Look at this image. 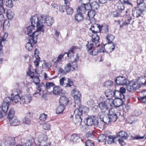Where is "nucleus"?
<instances>
[{
    "label": "nucleus",
    "instance_id": "nucleus-1",
    "mask_svg": "<svg viewBox=\"0 0 146 146\" xmlns=\"http://www.w3.org/2000/svg\"><path fill=\"white\" fill-rule=\"evenodd\" d=\"M98 29L99 32L101 31V27L98 25L95 24L91 25L90 29L92 31V33L90 34V36L92 37L90 43L88 42L86 45V49L87 51L89 52L94 46L98 47L100 45L99 40L100 37L97 34L98 31L97 29Z\"/></svg>",
    "mask_w": 146,
    "mask_h": 146
},
{
    "label": "nucleus",
    "instance_id": "nucleus-2",
    "mask_svg": "<svg viewBox=\"0 0 146 146\" xmlns=\"http://www.w3.org/2000/svg\"><path fill=\"white\" fill-rule=\"evenodd\" d=\"M108 112L102 111L98 114L100 121L106 124H110L116 121L118 117L114 109L111 108Z\"/></svg>",
    "mask_w": 146,
    "mask_h": 146
},
{
    "label": "nucleus",
    "instance_id": "nucleus-3",
    "mask_svg": "<svg viewBox=\"0 0 146 146\" xmlns=\"http://www.w3.org/2000/svg\"><path fill=\"white\" fill-rule=\"evenodd\" d=\"M38 22L37 23V31H42L43 33L44 31V26L46 25L48 26H51L54 22L53 18L45 15H41L39 17H38Z\"/></svg>",
    "mask_w": 146,
    "mask_h": 146
},
{
    "label": "nucleus",
    "instance_id": "nucleus-4",
    "mask_svg": "<svg viewBox=\"0 0 146 146\" xmlns=\"http://www.w3.org/2000/svg\"><path fill=\"white\" fill-rule=\"evenodd\" d=\"M31 25L29 26L27 29V34L29 36V38L31 36H33L35 33H37L38 36L42 31H37V24L38 22V17L33 16L30 19Z\"/></svg>",
    "mask_w": 146,
    "mask_h": 146
},
{
    "label": "nucleus",
    "instance_id": "nucleus-5",
    "mask_svg": "<svg viewBox=\"0 0 146 146\" xmlns=\"http://www.w3.org/2000/svg\"><path fill=\"white\" fill-rule=\"evenodd\" d=\"M86 109L87 111H89V109L87 107L81 106H79V108L74 111L75 119H73V121L76 124L79 126L81 125L82 119L81 116L82 115L83 111L86 112V111L84 110Z\"/></svg>",
    "mask_w": 146,
    "mask_h": 146
},
{
    "label": "nucleus",
    "instance_id": "nucleus-6",
    "mask_svg": "<svg viewBox=\"0 0 146 146\" xmlns=\"http://www.w3.org/2000/svg\"><path fill=\"white\" fill-rule=\"evenodd\" d=\"M17 92L12 93L11 94L12 98L7 97L5 98L3 101V102L2 105V107L4 111H7L8 109V107L10 103L13 102L14 104H17V102L16 103L15 101V97L17 95Z\"/></svg>",
    "mask_w": 146,
    "mask_h": 146
},
{
    "label": "nucleus",
    "instance_id": "nucleus-7",
    "mask_svg": "<svg viewBox=\"0 0 146 146\" xmlns=\"http://www.w3.org/2000/svg\"><path fill=\"white\" fill-rule=\"evenodd\" d=\"M17 93V95L15 97V101L16 103L17 102L18 105L26 104L32 100V97L30 94L24 95L20 97L18 92Z\"/></svg>",
    "mask_w": 146,
    "mask_h": 146
},
{
    "label": "nucleus",
    "instance_id": "nucleus-8",
    "mask_svg": "<svg viewBox=\"0 0 146 146\" xmlns=\"http://www.w3.org/2000/svg\"><path fill=\"white\" fill-rule=\"evenodd\" d=\"M34 36H31L29 38V41L26 44V49L28 51L31 50L33 48V44H35L37 43L38 39V34L37 33L34 34Z\"/></svg>",
    "mask_w": 146,
    "mask_h": 146
},
{
    "label": "nucleus",
    "instance_id": "nucleus-9",
    "mask_svg": "<svg viewBox=\"0 0 146 146\" xmlns=\"http://www.w3.org/2000/svg\"><path fill=\"white\" fill-rule=\"evenodd\" d=\"M141 84L135 81H130L127 86V90L130 92H133L139 89L141 87Z\"/></svg>",
    "mask_w": 146,
    "mask_h": 146
},
{
    "label": "nucleus",
    "instance_id": "nucleus-10",
    "mask_svg": "<svg viewBox=\"0 0 146 146\" xmlns=\"http://www.w3.org/2000/svg\"><path fill=\"white\" fill-rule=\"evenodd\" d=\"M40 142L38 143H36L35 146H50L51 143L48 142L46 143V141L47 140L48 138L46 135L45 134H42L41 136L38 138Z\"/></svg>",
    "mask_w": 146,
    "mask_h": 146
},
{
    "label": "nucleus",
    "instance_id": "nucleus-11",
    "mask_svg": "<svg viewBox=\"0 0 146 146\" xmlns=\"http://www.w3.org/2000/svg\"><path fill=\"white\" fill-rule=\"evenodd\" d=\"M88 126L92 125H96L98 123V121L97 117L95 116H90L84 121Z\"/></svg>",
    "mask_w": 146,
    "mask_h": 146
},
{
    "label": "nucleus",
    "instance_id": "nucleus-12",
    "mask_svg": "<svg viewBox=\"0 0 146 146\" xmlns=\"http://www.w3.org/2000/svg\"><path fill=\"white\" fill-rule=\"evenodd\" d=\"M71 94L74 99L80 102L81 98V94L80 92L76 88H74L71 91Z\"/></svg>",
    "mask_w": 146,
    "mask_h": 146
},
{
    "label": "nucleus",
    "instance_id": "nucleus-13",
    "mask_svg": "<svg viewBox=\"0 0 146 146\" xmlns=\"http://www.w3.org/2000/svg\"><path fill=\"white\" fill-rule=\"evenodd\" d=\"M115 81L117 84L119 85H127L128 80L123 76H119L116 78Z\"/></svg>",
    "mask_w": 146,
    "mask_h": 146
},
{
    "label": "nucleus",
    "instance_id": "nucleus-14",
    "mask_svg": "<svg viewBox=\"0 0 146 146\" xmlns=\"http://www.w3.org/2000/svg\"><path fill=\"white\" fill-rule=\"evenodd\" d=\"M33 113L31 112L27 113L23 120V122L24 124L29 125L31 123V119Z\"/></svg>",
    "mask_w": 146,
    "mask_h": 146
},
{
    "label": "nucleus",
    "instance_id": "nucleus-15",
    "mask_svg": "<svg viewBox=\"0 0 146 146\" xmlns=\"http://www.w3.org/2000/svg\"><path fill=\"white\" fill-rule=\"evenodd\" d=\"M90 9V5H82L78 7L77 9V12L78 13L83 14L84 13L87 11H88Z\"/></svg>",
    "mask_w": 146,
    "mask_h": 146
},
{
    "label": "nucleus",
    "instance_id": "nucleus-16",
    "mask_svg": "<svg viewBox=\"0 0 146 146\" xmlns=\"http://www.w3.org/2000/svg\"><path fill=\"white\" fill-rule=\"evenodd\" d=\"M125 99L115 98L113 100V105L115 107H118L124 104Z\"/></svg>",
    "mask_w": 146,
    "mask_h": 146
},
{
    "label": "nucleus",
    "instance_id": "nucleus-17",
    "mask_svg": "<svg viewBox=\"0 0 146 146\" xmlns=\"http://www.w3.org/2000/svg\"><path fill=\"white\" fill-rule=\"evenodd\" d=\"M70 139L74 143H77L82 141V139L76 133H74L71 135Z\"/></svg>",
    "mask_w": 146,
    "mask_h": 146
},
{
    "label": "nucleus",
    "instance_id": "nucleus-18",
    "mask_svg": "<svg viewBox=\"0 0 146 146\" xmlns=\"http://www.w3.org/2000/svg\"><path fill=\"white\" fill-rule=\"evenodd\" d=\"M8 36V34L5 33L2 37L1 38V39H0V54H2L3 52L2 48L3 47V45L2 44L3 43H4V42L6 40Z\"/></svg>",
    "mask_w": 146,
    "mask_h": 146
},
{
    "label": "nucleus",
    "instance_id": "nucleus-19",
    "mask_svg": "<svg viewBox=\"0 0 146 146\" xmlns=\"http://www.w3.org/2000/svg\"><path fill=\"white\" fill-rule=\"evenodd\" d=\"M132 20V18L130 15H127L125 17V21L123 22L122 24L120 26L121 28L122 27L126 25L130 24Z\"/></svg>",
    "mask_w": 146,
    "mask_h": 146
},
{
    "label": "nucleus",
    "instance_id": "nucleus-20",
    "mask_svg": "<svg viewBox=\"0 0 146 146\" xmlns=\"http://www.w3.org/2000/svg\"><path fill=\"white\" fill-rule=\"evenodd\" d=\"M69 101V100L64 95H63L60 97L59 100V103L60 104L66 105L68 104V102Z\"/></svg>",
    "mask_w": 146,
    "mask_h": 146
},
{
    "label": "nucleus",
    "instance_id": "nucleus-21",
    "mask_svg": "<svg viewBox=\"0 0 146 146\" xmlns=\"http://www.w3.org/2000/svg\"><path fill=\"white\" fill-rule=\"evenodd\" d=\"M143 12L139 9H137L135 8L133 9L132 10L133 16L137 18L141 16L142 15Z\"/></svg>",
    "mask_w": 146,
    "mask_h": 146
},
{
    "label": "nucleus",
    "instance_id": "nucleus-22",
    "mask_svg": "<svg viewBox=\"0 0 146 146\" xmlns=\"http://www.w3.org/2000/svg\"><path fill=\"white\" fill-rule=\"evenodd\" d=\"M62 89L58 86L53 87V94L55 95H60L62 94Z\"/></svg>",
    "mask_w": 146,
    "mask_h": 146
},
{
    "label": "nucleus",
    "instance_id": "nucleus-23",
    "mask_svg": "<svg viewBox=\"0 0 146 146\" xmlns=\"http://www.w3.org/2000/svg\"><path fill=\"white\" fill-rule=\"evenodd\" d=\"M99 107L102 110V111H108V108L106 104L104 101L98 104Z\"/></svg>",
    "mask_w": 146,
    "mask_h": 146
},
{
    "label": "nucleus",
    "instance_id": "nucleus-24",
    "mask_svg": "<svg viewBox=\"0 0 146 146\" xmlns=\"http://www.w3.org/2000/svg\"><path fill=\"white\" fill-rule=\"evenodd\" d=\"M106 142L108 144H111L114 142V140L116 138L115 136L113 135H108L106 137Z\"/></svg>",
    "mask_w": 146,
    "mask_h": 146
},
{
    "label": "nucleus",
    "instance_id": "nucleus-25",
    "mask_svg": "<svg viewBox=\"0 0 146 146\" xmlns=\"http://www.w3.org/2000/svg\"><path fill=\"white\" fill-rule=\"evenodd\" d=\"M117 136L118 137H120V139H125L128 137V135L126 132L124 131H121L117 134Z\"/></svg>",
    "mask_w": 146,
    "mask_h": 146
},
{
    "label": "nucleus",
    "instance_id": "nucleus-26",
    "mask_svg": "<svg viewBox=\"0 0 146 146\" xmlns=\"http://www.w3.org/2000/svg\"><path fill=\"white\" fill-rule=\"evenodd\" d=\"M15 112L14 109L13 108H11L10 109L7 117L9 121L12 120L14 117H16L14 116Z\"/></svg>",
    "mask_w": 146,
    "mask_h": 146
},
{
    "label": "nucleus",
    "instance_id": "nucleus-27",
    "mask_svg": "<svg viewBox=\"0 0 146 146\" xmlns=\"http://www.w3.org/2000/svg\"><path fill=\"white\" fill-rule=\"evenodd\" d=\"M79 57L78 54H76V56L74 58V61H73L71 63V66L72 68L74 69V70H75V68H77V61L78 60Z\"/></svg>",
    "mask_w": 146,
    "mask_h": 146
},
{
    "label": "nucleus",
    "instance_id": "nucleus-28",
    "mask_svg": "<svg viewBox=\"0 0 146 146\" xmlns=\"http://www.w3.org/2000/svg\"><path fill=\"white\" fill-rule=\"evenodd\" d=\"M84 19V16L81 13H78L75 15V20L78 22L81 21L83 20Z\"/></svg>",
    "mask_w": 146,
    "mask_h": 146
},
{
    "label": "nucleus",
    "instance_id": "nucleus-29",
    "mask_svg": "<svg viewBox=\"0 0 146 146\" xmlns=\"http://www.w3.org/2000/svg\"><path fill=\"white\" fill-rule=\"evenodd\" d=\"M88 5L90 6V9L92 8L96 10H97L99 7L98 3L95 1H93Z\"/></svg>",
    "mask_w": 146,
    "mask_h": 146
},
{
    "label": "nucleus",
    "instance_id": "nucleus-30",
    "mask_svg": "<svg viewBox=\"0 0 146 146\" xmlns=\"http://www.w3.org/2000/svg\"><path fill=\"white\" fill-rule=\"evenodd\" d=\"M10 122L11 125L14 126L18 125L20 123V121L17 117H14L12 120L10 121Z\"/></svg>",
    "mask_w": 146,
    "mask_h": 146
},
{
    "label": "nucleus",
    "instance_id": "nucleus-31",
    "mask_svg": "<svg viewBox=\"0 0 146 146\" xmlns=\"http://www.w3.org/2000/svg\"><path fill=\"white\" fill-rule=\"evenodd\" d=\"M75 49V47H72L70 49L67 53H65L64 55L66 54L68 57L71 58L74 56V50Z\"/></svg>",
    "mask_w": 146,
    "mask_h": 146
},
{
    "label": "nucleus",
    "instance_id": "nucleus-32",
    "mask_svg": "<svg viewBox=\"0 0 146 146\" xmlns=\"http://www.w3.org/2000/svg\"><path fill=\"white\" fill-rule=\"evenodd\" d=\"M6 142L9 145L13 146L15 143V137H9L8 138Z\"/></svg>",
    "mask_w": 146,
    "mask_h": 146
},
{
    "label": "nucleus",
    "instance_id": "nucleus-33",
    "mask_svg": "<svg viewBox=\"0 0 146 146\" xmlns=\"http://www.w3.org/2000/svg\"><path fill=\"white\" fill-rule=\"evenodd\" d=\"M65 108V105L60 104L58 106L56 111L57 114H59L62 112Z\"/></svg>",
    "mask_w": 146,
    "mask_h": 146
},
{
    "label": "nucleus",
    "instance_id": "nucleus-34",
    "mask_svg": "<svg viewBox=\"0 0 146 146\" xmlns=\"http://www.w3.org/2000/svg\"><path fill=\"white\" fill-rule=\"evenodd\" d=\"M6 13L7 17L9 20H11L14 18V14L11 10H8Z\"/></svg>",
    "mask_w": 146,
    "mask_h": 146
},
{
    "label": "nucleus",
    "instance_id": "nucleus-35",
    "mask_svg": "<svg viewBox=\"0 0 146 146\" xmlns=\"http://www.w3.org/2000/svg\"><path fill=\"white\" fill-rule=\"evenodd\" d=\"M37 89L39 92L41 91L43 92L44 90H46V86L44 83H42L38 85Z\"/></svg>",
    "mask_w": 146,
    "mask_h": 146
},
{
    "label": "nucleus",
    "instance_id": "nucleus-36",
    "mask_svg": "<svg viewBox=\"0 0 146 146\" xmlns=\"http://www.w3.org/2000/svg\"><path fill=\"white\" fill-rule=\"evenodd\" d=\"M115 36L111 34L108 35L106 36V40L108 44L112 43L115 38Z\"/></svg>",
    "mask_w": 146,
    "mask_h": 146
},
{
    "label": "nucleus",
    "instance_id": "nucleus-37",
    "mask_svg": "<svg viewBox=\"0 0 146 146\" xmlns=\"http://www.w3.org/2000/svg\"><path fill=\"white\" fill-rule=\"evenodd\" d=\"M106 136L104 134H101L98 137V140L99 142H104L106 143Z\"/></svg>",
    "mask_w": 146,
    "mask_h": 146
},
{
    "label": "nucleus",
    "instance_id": "nucleus-38",
    "mask_svg": "<svg viewBox=\"0 0 146 146\" xmlns=\"http://www.w3.org/2000/svg\"><path fill=\"white\" fill-rule=\"evenodd\" d=\"M64 68L66 70V72L68 73L70 71H74V69L71 66V63H68L66 66L64 67Z\"/></svg>",
    "mask_w": 146,
    "mask_h": 146
},
{
    "label": "nucleus",
    "instance_id": "nucleus-39",
    "mask_svg": "<svg viewBox=\"0 0 146 146\" xmlns=\"http://www.w3.org/2000/svg\"><path fill=\"white\" fill-rule=\"evenodd\" d=\"M113 91L110 89H108L105 91V94L107 97H113Z\"/></svg>",
    "mask_w": 146,
    "mask_h": 146
},
{
    "label": "nucleus",
    "instance_id": "nucleus-40",
    "mask_svg": "<svg viewBox=\"0 0 146 146\" xmlns=\"http://www.w3.org/2000/svg\"><path fill=\"white\" fill-rule=\"evenodd\" d=\"M117 11L118 12H121L125 9L124 5L122 3L117 4Z\"/></svg>",
    "mask_w": 146,
    "mask_h": 146
},
{
    "label": "nucleus",
    "instance_id": "nucleus-41",
    "mask_svg": "<svg viewBox=\"0 0 146 146\" xmlns=\"http://www.w3.org/2000/svg\"><path fill=\"white\" fill-rule=\"evenodd\" d=\"M96 14V11L94 10H92L88 11L87 13V15L89 18V20L90 19H92L95 16Z\"/></svg>",
    "mask_w": 146,
    "mask_h": 146
},
{
    "label": "nucleus",
    "instance_id": "nucleus-42",
    "mask_svg": "<svg viewBox=\"0 0 146 146\" xmlns=\"http://www.w3.org/2000/svg\"><path fill=\"white\" fill-rule=\"evenodd\" d=\"M113 97L114 96L115 98H122L121 95L119 90L113 91Z\"/></svg>",
    "mask_w": 146,
    "mask_h": 146
},
{
    "label": "nucleus",
    "instance_id": "nucleus-43",
    "mask_svg": "<svg viewBox=\"0 0 146 146\" xmlns=\"http://www.w3.org/2000/svg\"><path fill=\"white\" fill-rule=\"evenodd\" d=\"M104 102H105L106 104L109 108V106H112V104L113 105V100L112 99H108Z\"/></svg>",
    "mask_w": 146,
    "mask_h": 146
},
{
    "label": "nucleus",
    "instance_id": "nucleus-44",
    "mask_svg": "<svg viewBox=\"0 0 146 146\" xmlns=\"http://www.w3.org/2000/svg\"><path fill=\"white\" fill-rule=\"evenodd\" d=\"M119 92L121 95L122 98L125 99V96L124 94L126 93V89L124 87H121L120 88Z\"/></svg>",
    "mask_w": 146,
    "mask_h": 146
},
{
    "label": "nucleus",
    "instance_id": "nucleus-45",
    "mask_svg": "<svg viewBox=\"0 0 146 146\" xmlns=\"http://www.w3.org/2000/svg\"><path fill=\"white\" fill-rule=\"evenodd\" d=\"M133 139H137V140H139V139H146V135L145 134H144L143 136H141L139 135H136L135 136H134L133 137Z\"/></svg>",
    "mask_w": 146,
    "mask_h": 146
},
{
    "label": "nucleus",
    "instance_id": "nucleus-46",
    "mask_svg": "<svg viewBox=\"0 0 146 146\" xmlns=\"http://www.w3.org/2000/svg\"><path fill=\"white\" fill-rule=\"evenodd\" d=\"M113 82L111 80L106 81L104 83V86L107 87H110L113 86Z\"/></svg>",
    "mask_w": 146,
    "mask_h": 146
},
{
    "label": "nucleus",
    "instance_id": "nucleus-47",
    "mask_svg": "<svg viewBox=\"0 0 146 146\" xmlns=\"http://www.w3.org/2000/svg\"><path fill=\"white\" fill-rule=\"evenodd\" d=\"M139 9L143 12L146 9V5L145 3H141L138 5Z\"/></svg>",
    "mask_w": 146,
    "mask_h": 146
},
{
    "label": "nucleus",
    "instance_id": "nucleus-48",
    "mask_svg": "<svg viewBox=\"0 0 146 146\" xmlns=\"http://www.w3.org/2000/svg\"><path fill=\"white\" fill-rule=\"evenodd\" d=\"M64 55L63 54L59 55L58 57L56 58V60L54 61L53 60V61L56 63H58L61 61L62 59L63 58ZM56 60V59H55Z\"/></svg>",
    "mask_w": 146,
    "mask_h": 146
},
{
    "label": "nucleus",
    "instance_id": "nucleus-49",
    "mask_svg": "<svg viewBox=\"0 0 146 146\" xmlns=\"http://www.w3.org/2000/svg\"><path fill=\"white\" fill-rule=\"evenodd\" d=\"M47 115L44 113H41L40 114L39 117L40 120L43 121H45L46 119Z\"/></svg>",
    "mask_w": 146,
    "mask_h": 146
},
{
    "label": "nucleus",
    "instance_id": "nucleus-50",
    "mask_svg": "<svg viewBox=\"0 0 146 146\" xmlns=\"http://www.w3.org/2000/svg\"><path fill=\"white\" fill-rule=\"evenodd\" d=\"M67 82L68 83L66 84L65 87H70L71 86L73 85V82L72 80L68 78Z\"/></svg>",
    "mask_w": 146,
    "mask_h": 146
},
{
    "label": "nucleus",
    "instance_id": "nucleus-51",
    "mask_svg": "<svg viewBox=\"0 0 146 146\" xmlns=\"http://www.w3.org/2000/svg\"><path fill=\"white\" fill-rule=\"evenodd\" d=\"M5 5L6 6L11 8L13 6L12 0H7L6 1Z\"/></svg>",
    "mask_w": 146,
    "mask_h": 146
},
{
    "label": "nucleus",
    "instance_id": "nucleus-52",
    "mask_svg": "<svg viewBox=\"0 0 146 146\" xmlns=\"http://www.w3.org/2000/svg\"><path fill=\"white\" fill-rule=\"evenodd\" d=\"M90 0H80V3L82 5H89Z\"/></svg>",
    "mask_w": 146,
    "mask_h": 146
},
{
    "label": "nucleus",
    "instance_id": "nucleus-53",
    "mask_svg": "<svg viewBox=\"0 0 146 146\" xmlns=\"http://www.w3.org/2000/svg\"><path fill=\"white\" fill-rule=\"evenodd\" d=\"M54 84L52 82H46V90L50 89L54 86Z\"/></svg>",
    "mask_w": 146,
    "mask_h": 146
},
{
    "label": "nucleus",
    "instance_id": "nucleus-54",
    "mask_svg": "<svg viewBox=\"0 0 146 146\" xmlns=\"http://www.w3.org/2000/svg\"><path fill=\"white\" fill-rule=\"evenodd\" d=\"M33 79V82L36 84H38L40 82V80L38 76H35Z\"/></svg>",
    "mask_w": 146,
    "mask_h": 146
},
{
    "label": "nucleus",
    "instance_id": "nucleus-55",
    "mask_svg": "<svg viewBox=\"0 0 146 146\" xmlns=\"http://www.w3.org/2000/svg\"><path fill=\"white\" fill-rule=\"evenodd\" d=\"M86 146H94V143L92 141L88 140L85 142Z\"/></svg>",
    "mask_w": 146,
    "mask_h": 146
},
{
    "label": "nucleus",
    "instance_id": "nucleus-56",
    "mask_svg": "<svg viewBox=\"0 0 146 146\" xmlns=\"http://www.w3.org/2000/svg\"><path fill=\"white\" fill-rule=\"evenodd\" d=\"M3 3L2 0H0V12L4 13L5 12V9L3 7Z\"/></svg>",
    "mask_w": 146,
    "mask_h": 146
},
{
    "label": "nucleus",
    "instance_id": "nucleus-57",
    "mask_svg": "<svg viewBox=\"0 0 146 146\" xmlns=\"http://www.w3.org/2000/svg\"><path fill=\"white\" fill-rule=\"evenodd\" d=\"M43 128L45 130H49L50 129V126L49 123H45L43 125Z\"/></svg>",
    "mask_w": 146,
    "mask_h": 146
},
{
    "label": "nucleus",
    "instance_id": "nucleus-58",
    "mask_svg": "<svg viewBox=\"0 0 146 146\" xmlns=\"http://www.w3.org/2000/svg\"><path fill=\"white\" fill-rule=\"evenodd\" d=\"M98 51L96 49H93L89 52L88 53L90 55L96 56L98 54Z\"/></svg>",
    "mask_w": 146,
    "mask_h": 146
},
{
    "label": "nucleus",
    "instance_id": "nucleus-59",
    "mask_svg": "<svg viewBox=\"0 0 146 146\" xmlns=\"http://www.w3.org/2000/svg\"><path fill=\"white\" fill-rule=\"evenodd\" d=\"M36 59L34 61V63L35 64V66L37 67L39 65V62L40 60V57H37L36 56Z\"/></svg>",
    "mask_w": 146,
    "mask_h": 146
},
{
    "label": "nucleus",
    "instance_id": "nucleus-60",
    "mask_svg": "<svg viewBox=\"0 0 146 146\" xmlns=\"http://www.w3.org/2000/svg\"><path fill=\"white\" fill-rule=\"evenodd\" d=\"M66 8L67 9L66 10V11L68 14L70 15L72 14L73 13V10L72 8L70 7H68Z\"/></svg>",
    "mask_w": 146,
    "mask_h": 146
},
{
    "label": "nucleus",
    "instance_id": "nucleus-61",
    "mask_svg": "<svg viewBox=\"0 0 146 146\" xmlns=\"http://www.w3.org/2000/svg\"><path fill=\"white\" fill-rule=\"evenodd\" d=\"M58 71L60 74H62L63 75L67 73L66 72V70L64 68V69H63L62 68H59L58 69Z\"/></svg>",
    "mask_w": 146,
    "mask_h": 146
},
{
    "label": "nucleus",
    "instance_id": "nucleus-62",
    "mask_svg": "<svg viewBox=\"0 0 146 146\" xmlns=\"http://www.w3.org/2000/svg\"><path fill=\"white\" fill-rule=\"evenodd\" d=\"M87 103L88 105L90 107L93 106L94 104V101L92 99H90L87 102Z\"/></svg>",
    "mask_w": 146,
    "mask_h": 146
},
{
    "label": "nucleus",
    "instance_id": "nucleus-63",
    "mask_svg": "<svg viewBox=\"0 0 146 146\" xmlns=\"http://www.w3.org/2000/svg\"><path fill=\"white\" fill-rule=\"evenodd\" d=\"M138 100L142 103H145L146 102V97L145 96L139 97Z\"/></svg>",
    "mask_w": 146,
    "mask_h": 146
},
{
    "label": "nucleus",
    "instance_id": "nucleus-64",
    "mask_svg": "<svg viewBox=\"0 0 146 146\" xmlns=\"http://www.w3.org/2000/svg\"><path fill=\"white\" fill-rule=\"evenodd\" d=\"M32 144L31 143L30 140H29L27 141L25 144H24L23 145H17L16 146H32Z\"/></svg>",
    "mask_w": 146,
    "mask_h": 146
}]
</instances>
